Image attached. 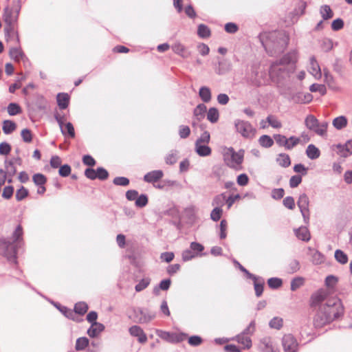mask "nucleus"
<instances>
[{
    "label": "nucleus",
    "mask_w": 352,
    "mask_h": 352,
    "mask_svg": "<svg viewBox=\"0 0 352 352\" xmlns=\"http://www.w3.org/2000/svg\"><path fill=\"white\" fill-rule=\"evenodd\" d=\"M334 256L336 260L340 264L344 265L348 262V256L340 250H336Z\"/></svg>",
    "instance_id": "nucleus-46"
},
{
    "label": "nucleus",
    "mask_w": 352,
    "mask_h": 352,
    "mask_svg": "<svg viewBox=\"0 0 352 352\" xmlns=\"http://www.w3.org/2000/svg\"><path fill=\"white\" fill-rule=\"evenodd\" d=\"M296 237L302 241H308L310 240L311 235L308 228L305 226H301L294 230Z\"/></svg>",
    "instance_id": "nucleus-21"
},
{
    "label": "nucleus",
    "mask_w": 352,
    "mask_h": 352,
    "mask_svg": "<svg viewBox=\"0 0 352 352\" xmlns=\"http://www.w3.org/2000/svg\"><path fill=\"white\" fill-rule=\"evenodd\" d=\"M89 344V340L85 337L79 338L76 340L75 349L76 351L85 349Z\"/></svg>",
    "instance_id": "nucleus-49"
},
{
    "label": "nucleus",
    "mask_w": 352,
    "mask_h": 352,
    "mask_svg": "<svg viewBox=\"0 0 352 352\" xmlns=\"http://www.w3.org/2000/svg\"><path fill=\"white\" fill-rule=\"evenodd\" d=\"M156 334L162 340L170 343L179 342L184 340L186 336L184 333H171L162 330H157Z\"/></svg>",
    "instance_id": "nucleus-9"
},
{
    "label": "nucleus",
    "mask_w": 352,
    "mask_h": 352,
    "mask_svg": "<svg viewBox=\"0 0 352 352\" xmlns=\"http://www.w3.org/2000/svg\"><path fill=\"white\" fill-rule=\"evenodd\" d=\"M16 254L17 251L10 241L6 239H0L1 255L6 257L11 263L16 264Z\"/></svg>",
    "instance_id": "nucleus-6"
},
{
    "label": "nucleus",
    "mask_w": 352,
    "mask_h": 352,
    "mask_svg": "<svg viewBox=\"0 0 352 352\" xmlns=\"http://www.w3.org/2000/svg\"><path fill=\"white\" fill-rule=\"evenodd\" d=\"M137 317L140 323L146 324L155 318V314L147 309H140L137 313Z\"/></svg>",
    "instance_id": "nucleus-16"
},
{
    "label": "nucleus",
    "mask_w": 352,
    "mask_h": 352,
    "mask_svg": "<svg viewBox=\"0 0 352 352\" xmlns=\"http://www.w3.org/2000/svg\"><path fill=\"white\" fill-rule=\"evenodd\" d=\"M236 131L243 138L252 139L256 133V129L250 122L246 120L236 119L234 121Z\"/></svg>",
    "instance_id": "nucleus-4"
},
{
    "label": "nucleus",
    "mask_w": 352,
    "mask_h": 352,
    "mask_svg": "<svg viewBox=\"0 0 352 352\" xmlns=\"http://www.w3.org/2000/svg\"><path fill=\"white\" fill-rule=\"evenodd\" d=\"M129 332L131 336L136 338L140 343L144 344L147 342V336L140 326H131L129 329Z\"/></svg>",
    "instance_id": "nucleus-13"
},
{
    "label": "nucleus",
    "mask_w": 352,
    "mask_h": 352,
    "mask_svg": "<svg viewBox=\"0 0 352 352\" xmlns=\"http://www.w3.org/2000/svg\"><path fill=\"white\" fill-rule=\"evenodd\" d=\"M219 113L217 108L211 107L207 113V119L211 123H216L219 120Z\"/></svg>",
    "instance_id": "nucleus-35"
},
{
    "label": "nucleus",
    "mask_w": 352,
    "mask_h": 352,
    "mask_svg": "<svg viewBox=\"0 0 352 352\" xmlns=\"http://www.w3.org/2000/svg\"><path fill=\"white\" fill-rule=\"evenodd\" d=\"M69 96L67 94L60 93L57 95V103L60 109H65L68 107Z\"/></svg>",
    "instance_id": "nucleus-24"
},
{
    "label": "nucleus",
    "mask_w": 352,
    "mask_h": 352,
    "mask_svg": "<svg viewBox=\"0 0 352 352\" xmlns=\"http://www.w3.org/2000/svg\"><path fill=\"white\" fill-rule=\"evenodd\" d=\"M332 124L336 129L340 130L346 126L347 119L345 116H341L334 118Z\"/></svg>",
    "instance_id": "nucleus-33"
},
{
    "label": "nucleus",
    "mask_w": 352,
    "mask_h": 352,
    "mask_svg": "<svg viewBox=\"0 0 352 352\" xmlns=\"http://www.w3.org/2000/svg\"><path fill=\"white\" fill-rule=\"evenodd\" d=\"M223 214V210L219 207H214V209L211 211L210 218L214 221H218Z\"/></svg>",
    "instance_id": "nucleus-58"
},
{
    "label": "nucleus",
    "mask_w": 352,
    "mask_h": 352,
    "mask_svg": "<svg viewBox=\"0 0 352 352\" xmlns=\"http://www.w3.org/2000/svg\"><path fill=\"white\" fill-rule=\"evenodd\" d=\"M320 13L324 20L331 19L333 16L332 10L329 6L324 5L320 8Z\"/></svg>",
    "instance_id": "nucleus-36"
},
{
    "label": "nucleus",
    "mask_w": 352,
    "mask_h": 352,
    "mask_svg": "<svg viewBox=\"0 0 352 352\" xmlns=\"http://www.w3.org/2000/svg\"><path fill=\"white\" fill-rule=\"evenodd\" d=\"M300 269V263L297 260H292L288 265L287 272L293 274L298 271Z\"/></svg>",
    "instance_id": "nucleus-61"
},
{
    "label": "nucleus",
    "mask_w": 352,
    "mask_h": 352,
    "mask_svg": "<svg viewBox=\"0 0 352 352\" xmlns=\"http://www.w3.org/2000/svg\"><path fill=\"white\" fill-rule=\"evenodd\" d=\"M276 162L284 168L288 167L291 164L289 156L285 153L280 154L276 159Z\"/></svg>",
    "instance_id": "nucleus-42"
},
{
    "label": "nucleus",
    "mask_w": 352,
    "mask_h": 352,
    "mask_svg": "<svg viewBox=\"0 0 352 352\" xmlns=\"http://www.w3.org/2000/svg\"><path fill=\"white\" fill-rule=\"evenodd\" d=\"M199 95L204 102H208L211 100V91L208 87H201L199 89Z\"/></svg>",
    "instance_id": "nucleus-34"
},
{
    "label": "nucleus",
    "mask_w": 352,
    "mask_h": 352,
    "mask_svg": "<svg viewBox=\"0 0 352 352\" xmlns=\"http://www.w3.org/2000/svg\"><path fill=\"white\" fill-rule=\"evenodd\" d=\"M164 176V173L161 170H152L147 173L144 176V181L148 183H154L160 180Z\"/></svg>",
    "instance_id": "nucleus-19"
},
{
    "label": "nucleus",
    "mask_w": 352,
    "mask_h": 352,
    "mask_svg": "<svg viewBox=\"0 0 352 352\" xmlns=\"http://www.w3.org/2000/svg\"><path fill=\"white\" fill-rule=\"evenodd\" d=\"M258 38L266 52L272 56L283 52L289 43L288 36L281 31L263 32Z\"/></svg>",
    "instance_id": "nucleus-2"
},
{
    "label": "nucleus",
    "mask_w": 352,
    "mask_h": 352,
    "mask_svg": "<svg viewBox=\"0 0 352 352\" xmlns=\"http://www.w3.org/2000/svg\"><path fill=\"white\" fill-rule=\"evenodd\" d=\"M8 113L10 116H15L21 112V108L16 103H10L7 107Z\"/></svg>",
    "instance_id": "nucleus-48"
},
{
    "label": "nucleus",
    "mask_w": 352,
    "mask_h": 352,
    "mask_svg": "<svg viewBox=\"0 0 352 352\" xmlns=\"http://www.w3.org/2000/svg\"><path fill=\"white\" fill-rule=\"evenodd\" d=\"M297 59V51L292 50L285 54L279 60L272 63L269 71V76L272 80L278 82L280 78L287 74V66L294 65Z\"/></svg>",
    "instance_id": "nucleus-3"
},
{
    "label": "nucleus",
    "mask_w": 352,
    "mask_h": 352,
    "mask_svg": "<svg viewBox=\"0 0 352 352\" xmlns=\"http://www.w3.org/2000/svg\"><path fill=\"white\" fill-rule=\"evenodd\" d=\"M264 283V279L261 277H260L258 279L254 282L255 294L257 297H259L262 295L263 292Z\"/></svg>",
    "instance_id": "nucleus-38"
},
{
    "label": "nucleus",
    "mask_w": 352,
    "mask_h": 352,
    "mask_svg": "<svg viewBox=\"0 0 352 352\" xmlns=\"http://www.w3.org/2000/svg\"><path fill=\"white\" fill-rule=\"evenodd\" d=\"M307 157L311 160H316L320 157L319 149L314 144H309L306 150Z\"/></svg>",
    "instance_id": "nucleus-29"
},
{
    "label": "nucleus",
    "mask_w": 352,
    "mask_h": 352,
    "mask_svg": "<svg viewBox=\"0 0 352 352\" xmlns=\"http://www.w3.org/2000/svg\"><path fill=\"white\" fill-rule=\"evenodd\" d=\"M10 56L16 62H19L20 60H23L26 58L24 53L22 52L21 48L19 47L11 48L10 50Z\"/></svg>",
    "instance_id": "nucleus-25"
},
{
    "label": "nucleus",
    "mask_w": 352,
    "mask_h": 352,
    "mask_svg": "<svg viewBox=\"0 0 352 352\" xmlns=\"http://www.w3.org/2000/svg\"><path fill=\"white\" fill-rule=\"evenodd\" d=\"M151 279L149 278H142L135 287L137 292H140L146 289L150 284Z\"/></svg>",
    "instance_id": "nucleus-51"
},
{
    "label": "nucleus",
    "mask_w": 352,
    "mask_h": 352,
    "mask_svg": "<svg viewBox=\"0 0 352 352\" xmlns=\"http://www.w3.org/2000/svg\"><path fill=\"white\" fill-rule=\"evenodd\" d=\"M297 204L302 215L304 221L308 223L309 219V200L308 196L305 193L301 194L299 196Z\"/></svg>",
    "instance_id": "nucleus-10"
},
{
    "label": "nucleus",
    "mask_w": 352,
    "mask_h": 352,
    "mask_svg": "<svg viewBox=\"0 0 352 352\" xmlns=\"http://www.w3.org/2000/svg\"><path fill=\"white\" fill-rule=\"evenodd\" d=\"M16 129V124L12 120H6L3 122L2 129L5 134L12 133Z\"/></svg>",
    "instance_id": "nucleus-30"
},
{
    "label": "nucleus",
    "mask_w": 352,
    "mask_h": 352,
    "mask_svg": "<svg viewBox=\"0 0 352 352\" xmlns=\"http://www.w3.org/2000/svg\"><path fill=\"white\" fill-rule=\"evenodd\" d=\"M318 120L313 115H309L306 117L305 120V126L311 131H314L318 124Z\"/></svg>",
    "instance_id": "nucleus-31"
},
{
    "label": "nucleus",
    "mask_w": 352,
    "mask_h": 352,
    "mask_svg": "<svg viewBox=\"0 0 352 352\" xmlns=\"http://www.w3.org/2000/svg\"><path fill=\"white\" fill-rule=\"evenodd\" d=\"M210 140V135L208 131H204L197 140L195 144H208Z\"/></svg>",
    "instance_id": "nucleus-64"
},
{
    "label": "nucleus",
    "mask_w": 352,
    "mask_h": 352,
    "mask_svg": "<svg viewBox=\"0 0 352 352\" xmlns=\"http://www.w3.org/2000/svg\"><path fill=\"white\" fill-rule=\"evenodd\" d=\"M304 284V278L302 277H296L291 281V290L296 291Z\"/></svg>",
    "instance_id": "nucleus-56"
},
{
    "label": "nucleus",
    "mask_w": 352,
    "mask_h": 352,
    "mask_svg": "<svg viewBox=\"0 0 352 352\" xmlns=\"http://www.w3.org/2000/svg\"><path fill=\"white\" fill-rule=\"evenodd\" d=\"M104 326L102 323H94L87 330V334L91 338L98 336L103 330Z\"/></svg>",
    "instance_id": "nucleus-22"
},
{
    "label": "nucleus",
    "mask_w": 352,
    "mask_h": 352,
    "mask_svg": "<svg viewBox=\"0 0 352 352\" xmlns=\"http://www.w3.org/2000/svg\"><path fill=\"white\" fill-rule=\"evenodd\" d=\"M232 340H235L238 343L243 345V349H249L252 346V340L250 336H244L243 334L239 333L234 338H232Z\"/></svg>",
    "instance_id": "nucleus-20"
},
{
    "label": "nucleus",
    "mask_w": 352,
    "mask_h": 352,
    "mask_svg": "<svg viewBox=\"0 0 352 352\" xmlns=\"http://www.w3.org/2000/svg\"><path fill=\"white\" fill-rule=\"evenodd\" d=\"M89 307L86 302H78L75 304L74 311L75 315L76 314L79 315H84L88 310Z\"/></svg>",
    "instance_id": "nucleus-41"
},
{
    "label": "nucleus",
    "mask_w": 352,
    "mask_h": 352,
    "mask_svg": "<svg viewBox=\"0 0 352 352\" xmlns=\"http://www.w3.org/2000/svg\"><path fill=\"white\" fill-rule=\"evenodd\" d=\"M283 324V320L280 317H274L269 322V326L272 329H280Z\"/></svg>",
    "instance_id": "nucleus-50"
},
{
    "label": "nucleus",
    "mask_w": 352,
    "mask_h": 352,
    "mask_svg": "<svg viewBox=\"0 0 352 352\" xmlns=\"http://www.w3.org/2000/svg\"><path fill=\"white\" fill-rule=\"evenodd\" d=\"M283 284L282 279L279 278H270L267 280V285L272 289H278L281 287Z\"/></svg>",
    "instance_id": "nucleus-52"
},
{
    "label": "nucleus",
    "mask_w": 352,
    "mask_h": 352,
    "mask_svg": "<svg viewBox=\"0 0 352 352\" xmlns=\"http://www.w3.org/2000/svg\"><path fill=\"white\" fill-rule=\"evenodd\" d=\"M172 50L175 54L182 56L183 58H187L189 55V53L186 50L185 47L179 42H177L172 45Z\"/></svg>",
    "instance_id": "nucleus-26"
},
{
    "label": "nucleus",
    "mask_w": 352,
    "mask_h": 352,
    "mask_svg": "<svg viewBox=\"0 0 352 352\" xmlns=\"http://www.w3.org/2000/svg\"><path fill=\"white\" fill-rule=\"evenodd\" d=\"M206 111V106L204 104H199L194 109V116L196 117L198 120H200L205 117Z\"/></svg>",
    "instance_id": "nucleus-32"
},
{
    "label": "nucleus",
    "mask_w": 352,
    "mask_h": 352,
    "mask_svg": "<svg viewBox=\"0 0 352 352\" xmlns=\"http://www.w3.org/2000/svg\"><path fill=\"white\" fill-rule=\"evenodd\" d=\"M148 204V197L146 195L142 194L140 196H138L135 204L136 207L143 208L146 206Z\"/></svg>",
    "instance_id": "nucleus-57"
},
{
    "label": "nucleus",
    "mask_w": 352,
    "mask_h": 352,
    "mask_svg": "<svg viewBox=\"0 0 352 352\" xmlns=\"http://www.w3.org/2000/svg\"><path fill=\"white\" fill-rule=\"evenodd\" d=\"M195 151L201 157H206L211 154V148L205 144H195Z\"/></svg>",
    "instance_id": "nucleus-27"
},
{
    "label": "nucleus",
    "mask_w": 352,
    "mask_h": 352,
    "mask_svg": "<svg viewBox=\"0 0 352 352\" xmlns=\"http://www.w3.org/2000/svg\"><path fill=\"white\" fill-rule=\"evenodd\" d=\"M337 153L341 157H346L352 154V140H348L344 144L336 145Z\"/></svg>",
    "instance_id": "nucleus-18"
},
{
    "label": "nucleus",
    "mask_w": 352,
    "mask_h": 352,
    "mask_svg": "<svg viewBox=\"0 0 352 352\" xmlns=\"http://www.w3.org/2000/svg\"><path fill=\"white\" fill-rule=\"evenodd\" d=\"M329 123L326 121L320 122L318 124L316 128L314 131L317 135L324 137L327 135V130Z\"/></svg>",
    "instance_id": "nucleus-37"
},
{
    "label": "nucleus",
    "mask_w": 352,
    "mask_h": 352,
    "mask_svg": "<svg viewBox=\"0 0 352 352\" xmlns=\"http://www.w3.org/2000/svg\"><path fill=\"white\" fill-rule=\"evenodd\" d=\"M243 151L236 152L232 147L227 148L223 153L226 164L230 168H236L243 162Z\"/></svg>",
    "instance_id": "nucleus-5"
},
{
    "label": "nucleus",
    "mask_w": 352,
    "mask_h": 352,
    "mask_svg": "<svg viewBox=\"0 0 352 352\" xmlns=\"http://www.w3.org/2000/svg\"><path fill=\"white\" fill-rule=\"evenodd\" d=\"M258 142L261 146L270 148L273 145L274 140L270 136L267 135H263L259 138Z\"/></svg>",
    "instance_id": "nucleus-43"
},
{
    "label": "nucleus",
    "mask_w": 352,
    "mask_h": 352,
    "mask_svg": "<svg viewBox=\"0 0 352 352\" xmlns=\"http://www.w3.org/2000/svg\"><path fill=\"white\" fill-rule=\"evenodd\" d=\"M309 73L316 79L319 80L322 77V72L320 65L315 56H311L309 59Z\"/></svg>",
    "instance_id": "nucleus-17"
},
{
    "label": "nucleus",
    "mask_w": 352,
    "mask_h": 352,
    "mask_svg": "<svg viewBox=\"0 0 352 352\" xmlns=\"http://www.w3.org/2000/svg\"><path fill=\"white\" fill-rule=\"evenodd\" d=\"M227 204V196L225 193L219 194L214 197L212 205L214 207L221 208L225 204Z\"/></svg>",
    "instance_id": "nucleus-28"
},
{
    "label": "nucleus",
    "mask_w": 352,
    "mask_h": 352,
    "mask_svg": "<svg viewBox=\"0 0 352 352\" xmlns=\"http://www.w3.org/2000/svg\"><path fill=\"white\" fill-rule=\"evenodd\" d=\"M334 47L333 41L330 38H324L321 42V48L324 52H329Z\"/></svg>",
    "instance_id": "nucleus-54"
},
{
    "label": "nucleus",
    "mask_w": 352,
    "mask_h": 352,
    "mask_svg": "<svg viewBox=\"0 0 352 352\" xmlns=\"http://www.w3.org/2000/svg\"><path fill=\"white\" fill-rule=\"evenodd\" d=\"M311 305L318 306L314 317L316 328H322L344 314V306L337 297H329L325 289H320L311 296Z\"/></svg>",
    "instance_id": "nucleus-1"
},
{
    "label": "nucleus",
    "mask_w": 352,
    "mask_h": 352,
    "mask_svg": "<svg viewBox=\"0 0 352 352\" xmlns=\"http://www.w3.org/2000/svg\"><path fill=\"white\" fill-rule=\"evenodd\" d=\"M262 344L264 345L265 352H278V349L274 346L270 338H264L262 340Z\"/></svg>",
    "instance_id": "nucleus-45"
},
{
    "label": "nucleus",
    "mask_w": 352,
    "mask_h": 352,
    "mask_svg": "<svg viewBox=\"0 0 352 352\" xmlns=\"http://www.w3.org/2000/svg\"><path fill=\"white\" fill-rule=\"evenodd\" d=\"M5 36L7 39H12L14 38L17 43L19 42V37L18 34V32L16 30L17 23H5Z\"/></svg>",
    "instance_id": "nucleus-14"
},
{
    "label": "nucleus",
    "mask_w": 352,
    "mask_h": 352,
    "mask_svg": "<svg viewBox=\"0 0 352 352\" xmlns=\"http://www.w3.org/2000/svg\"><path fill=\"white\" fill-rule=\"evenodd\" d=\"M21 6L16 4L12 7L7 6L4 9L3 19L5 23H17Z\"/></svg>",
    "instance_id": "nucleus-7"
},
{
    "label": "nucleus",
    "mask_w": 352,
    "mask_h": 352,
    "mask_svg": "<svg viewBox=\"0 0 352 352\" xmlns=\"http://www.w3.org/2000/svg\"><path fill=\"white\" fill-rule=\"evenodd\" d=\"M178 159V152L176 150L170 151L165 157V162L167 164L173 165L175 164Z\"/></svg>",
    "instance_id": "nucleus-40"
},
{
    "label": "nucleus",
    "mask_w": 352,
    "mask_h": 352,
    "mask_svg": "<svg viewBox=\"0 0 352 352\" xmlns=\"http://www.w3.org/2000/svg\"><path fill=\"white\" fill-rule=\"evenodd\" d=\"M23 228L21 227V225L17 226L16 228H15L14 231L13 232V233L12 234V237H11L12 241L11 242V243L13 244V245L14 246L16 251L23 244Z\"/></svg>",
    "instance_id": "nucleus-12"
},
{
    "label": "nucleus",
    "mask_w": 352,
    "mask_h": 352,
    "mask_svg": "<svg viewBox=\"0 0 352 352\" xmlns=\"http://www.w3.org/2000/svg\"><path fill=\"white\" fill-rule=\"evenodd\" d=\"M309 90L311 92L318 91L319 93L321 94V95H324L327 92L326 87L324 85H320L316 83L312 84L309 87Z\"/></svg>",
    "instance_id": "nucleus-60"
},
{
    "label": "nucleus",
    "mask_w": 352,
    "mask_h": 352,
    "mask_svg": "<svg viewBox=\"0 0 352 352\" xmlns=\"http://www.w3.org/2000/svg\"><path fill=\"white\" fill-rule=\"evenodd\" d=\"M56 306L65 317H67L69 319L77 321L76 316L75 315L74 311L64 306Z\"/></svg>",
    "instance_id": "nucleus-39"
},
{
    "label": "nucleus",
    "mask_w": 352,
    "mask_h": 352,
    "mask_svg": "<svg viewBox=\"0 0 352 352\" xmlns=\"http://www.w3.org/2000/svg\"><path fill=\"white\" fill-rule=\"evenodd\" d=\"M298 342L292 334H285L282 338V346L284 352H298Z\"/></svg>",
    "instance_id": "nucleus-8"
},
{
    "label": "nucleus",
    "mask_w": 352,
    "mask_h": 352,
    "mask_svg": "<svg viewBox=\"0 0 352 352\" xmlns=\"http://www.w3.org/2000/svg\"><path fill=\"white\" fill-rule=\"evenodd\" d=\"M5 164L6 166L4 173L8 177V182L11 183L12 182V177L15 175L16 170L12 162L6 161Z\"/></svg>",
    "instance_id": "nucleus-23"
},
{
    "label": "nucleus",
    "mask_w": 352,
    "mask_h": 352,
    "mask_svg": "<svg viewBox=\"0 0 352 352\" xmlns=\"http://www.w3.org/2000/svg\"><path fill=\"white\" fill-rule=\"evenodd\" d=\"M113 183L116 186H126L129 184V179L125 177H116Z\"/></svg>",
    "instance_id": "nucleus-63"
},
{
    "label": "nucleus",
    "mask_w": 352,
    "mask_h": 352,
    "mask_svg": "<svg viewBox=\"0 0 352 352\" xmlns=\"http://www.w3.org/2000/svg\"><path fill=\"white\" fill-rule=\"evenodd\" d=\"M54 118L60 126L62 134L63 135L66 136L65 131L64 129V126H63L64 122L65 120V116L64 115H60L58 113H55Z\"/></svg>",
    "instance_id": "nucleus-55"
},
{
    "label": "nucleus",
    "mask_w": 352,
    "mask_h": 352,
    "mask_svg": "<svg viewBox=\"0 0 352 352\" xmlns=\"http://www.w3.org/2000/svg\"><path fill=\"white\" fill-rule=\"evenodd\" d=\"M32 180L36 186H41L45 185L47 182V178L41 173H36L33 175Z\"/></svg>",
    "instance_id": "nucleus-53"
},
{
    "label": "nucleus",
    "mask_w": 352,
    "mask_h": 352,
    "mask_svg": "<svg viewBox=\"0 0 352 352\" xmlns=\"http://www.w3.org/2000/svg\"><path fill=\"white\" fill-rule=\"evenodd\" d=\"M300 142V139L295 136H291L287 139L286 149L290 150Z\"/></svg>",
    "instance_id": "nucleus-62"
},
{
    "label": "nucleus",
    "mask_w": 352,
    "mask_h": 352,
    "mask_svg": "<svg viewBox=\"0 0 352 352\" xmlns=\"http://www.w3.org/2000/svg\"><path fill=\"white\" fill-rule=\"evenodd\" d=\"M307 255L311 257V261L314 265H320L325 261L324 256L318 250L308 248Z\"/></svg>",
    "instance_id": "nucleus-15"
},
{
    "label": "nucleus",
    "mask_w": 352,
    "mask_h": 352,
    "mask_svg": "<svg viewBox=\"0 0 352 352\" xmlns=\"http://www.w3.org/2000/svg\"><path fill=\"white\" fill-rule=\"evenodd\" d=\"M252 85L260 87L267 82V75L264 71L254 70L250 77Z\"/></svg>",
    "instance_id": "nucleus-11"
},
{
    "label": "nucleus",
    "mask_w": 352,
    "mask_h": 352,
    "mask_svg": "<svg viewBox=\"0 0 352 352\" xmlns=\"http://www.w3.org/2000/svg\"><path fill=\"white\" fill-rule=\"evenodd\" d=\"M197 34L201 38H208L210 35V30L207 25L204 24H200L198 26Z\"/></svg>",
    "instance_id": "nucleus-47"
},
{
    "label": "nucleus",
    "mask_w": 352,
    "mask_h": 352,
    "mask_svg": "<svg viewBox=\"0 0 352 352\" xmlns=\"http://www.w3.org/2000/svg\"><path fill=\"white\" fill-rule=\"evenodd\" d=\"M171 281L170 279L162 280L158 287L153 289V294L155 295L159 294L160 289L166 291L168 290L170 286Z\"/></svg>",
    "instance_id": "nucleus-44"
},
{
    "label": "nucleus",
    "mask_w": 352,
    "mask_h": 352,
    "mask_svg": "<svg viewBox=\"0 0 352 352\" xmlns=\"http://www.w3.org/2000/svg\"><path fill=\"white\" fill-rule=\"evenodd\" d=\"M267 121L273 128L279 129L282 126L281 122L274 116L270 115L267 116Z\"/></svg>",
    "instance_id": "nucleus-59"
}]
</instances>
